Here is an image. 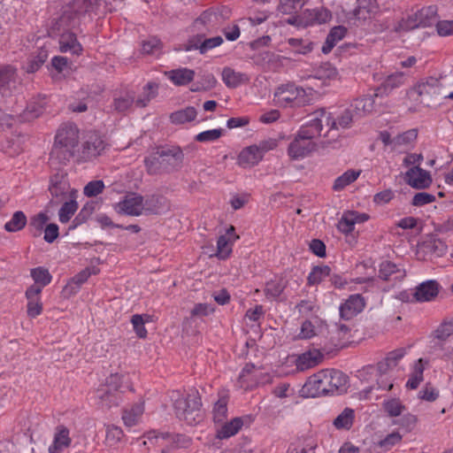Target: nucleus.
<instances>
[{
    "label": "nucleus",
    "mask_w": 453,
    "mask_h": 453,
    "mask_svg": "<svg viewBox=\"0 0 453 453\" xmlns=\"http://www.w3.org/2000/svg\"><path fill=\"white\" fill-rule=\"evenodd\" d=\"M310 120L301 127L294 140L289 143L288 155L294 160L304 158L317 149L314 139L321 136L324 124L335 127V121L331 119V114L324 109L312 112Z\"/></svg>",
    "instance_id": "obj_1"
},
{
    "label": "nucleus",
    "mask_w": 453,
    "mask_h": 453,
    "mask_svg": "<svg viewBox=\"0 0 453 453\" xmlns=\"http://www.w3.org/2000/svg\"><path fill=\"white\" fill-rule=\"evenodd\" d=\"M184 153L180 147H159L144 158L146 171L150 175L171 173L181 168Z\"/></svg>",
    "instance_id": "obj_2"
},
{
    "label": "nucleus",
    "mask_w": 453,
    "mask_h": 453,
    "mask_svg": "<svg viewBox=\"0 0 453 453\" xmlns=\"http://www.w3.org/2000/svg\"><path fill=\"white\" fill-rule=\"evenodd\" d=\"M173 407L176 417L189 426L196 425L203 419L202 400L196 390L177 398Z\"/></svg>",
    "instance_id": "obj_3"
},
{
    "label": "nucleus",
    "mask_w": 453,
    "mask_h": 453,
    "mask_svg": "<svg viewBox=\"0 0 453 453\" xmlns=\"http://www.w3.org/2000/svg\"><path fill=\"white\" fill-rule=\"evenodd\" d=\"M312 99V89L307 90L295 84L288 83L278 87L274 91V101L283 107H301L309 104Z\"/></svg>",
    "instance_id": "obj_4"
},
{
    "label": "nucleus",
    "mask_w": 453,
    "mask_h": 453,
    "mask_svg": "<svg viewBox=\"0 0 453 453\" xmlns=\"http://www.w3.org/2000/svg\"><path fill=\"white\" fill-rule=\"evenodd\" d=\"M100 0H73L64 9L59 18V26L75 27L85 15H90L98 8Z\"/></svg>",
    "instance_id": "obj_5"
},
{
    "label": "nucleus",
    "mask_w": 453,
    "mask_h": 453,
    "mask_svg": "<svg viewBox=\"0 0 453 453\" xmlns=\"http://www.w3.org/2000/svg\"><path fill=\"white\" fill-rule=\"evenodd\" d=\"M437 7L430 5L424 7L410 15L407 19H403L398 25L397 31H410L418 27H427L437 22Z\"/></svg>",
    "instance_id": "obj_6"
},
{
    "label": "nucleus",
    "mask_w": 453,
    "mask_h": 453,
    "mask_svg": "<svg viewBox=\"0 0 453 453\" xmlns=\"http://www.w3.org/2000/svg\"><path fill=\"white\" fill-rule=\"evenodd\" d=\"M441 83L439 79L428 77L418 82L408 92L411 98L420 103H426L434 96L441 93Z\"/></svg>",
    "instance_id": "obj_7"
},
{
    "label": "nucleus",
    "mask_w": 453,
    "mask_h": 453,
    "mask_svg": "<svg viewBox=\"0 0 453 453\" xmlns=\"http://www.w3.org/2000/svg\"><path fill=\"white\" fill-rule=\"evenodd\" d=\"M70 185L68 183L66 173L58 171L50 177L49 192L51 198L48 203V207L54 208L67 198Z\"/></svg>",
    "instance_id": "obj_8"
},
{
    "label": "nucleus",
    "mask_w": 453,
    "mask_h": 453,
    "mask_svg": "<svg viewBox=\"0 0 453 453\" xmlns=\"http://www.w3.org/2000/svg\"><path fill=\"white\" fill-rule=\"evenodd\" d=\"M324 378L326 386V395H342L347 392L349 388V378L342 372L338 370H324L320 376Z\"/></svg>",
    "instance_id": "obj_9"
},
{
    "label": "nucleus",
    "mask_w": 453,
    "mask_h": 453,
    "mask_svg": "<svg viewBox=\"0 0 453 453\" xmlns=\"http://www.w3.org/2000/svg\"><path fill=\"white\" fill-rule=\"evenodd\" d=\"M104 150L103 139L96 133L90 132L82 143L81 150H78V160H90L99 156Z\"/></svg>",
    "instance_id": "obj_10"
},
{
    "label": "nucleus",
    "mask_w": 453,
    "mask_h": 453,
    "mask_svg": "<svg viewBox=\"0 0 453 453\" xmlns=\"http://www.w3.org/2000/svg\"><path fill=\"white\" fill-rule=\"evenodd\" d=\"M115 210L119 214L140 216L143 210V196L136 193H128L123 200L116 203Z\"/></svg>",
    "instance_id": "obj_11"
},
{
    "label": "nucleus",
    "mask_w": 453,
    "mask_h": 453,
    "mask_svg": "<svg viewBox=\"0 0 453 453\" xmlns=\"http://www.w3.org/2000/svg\"><path fill=\"white\" fill-rule=\"evenodd\" d=\"M19 85L17 69L11 65L0 66V93L4 96L12 95Z\"/></svg>",
    "instance_id": "obj_12"
},
{
    "label": "nucleus",
    "mask_w": 453,
    "mask_h": 453,
    "mask_svg": "<svg viewBox=\"0 0 453 453\" xmlns=\"http://www.w3.org/2000/svg\"><path fill=\"white\" fill-rule=\"evenodd\" d=\"M405 180L411 187L418 189L426 188L432 183L429 173L418 165L412 166L406 172Z\"/></svg>",
    "instance_id": "obj_13"
},
{
    "label": "nucleus",
    "mask_w": 453,
    "mask_h": 453,
    "mask_svg": "<svg viewBox=\"0 0 453 453\" xmlns=\"http://www.w3.org/2000/svg\"><path fill=\"white\" fill-rule=\"evenodd\" d=\"M406 276L404 268L391 262L383 261L379 265L378 277L385 281L397 282Z\"/></svg>",
    "instance_id": "obj_14"
},
{
    "label": "nucleus",
    "mask_w": 453,
    "mask_h": 453,
    "mask_svg": "<svg viewBox=\"0 0 453 453\" xmlns=\"http://www.w3.org/2000/svg\"><path fill=\"white\" fill-rule=\"evenodd\" d=\"M55 142L75 149L79 142V129L76 125L71 123L62 125L58 130Z\"/></svg>",
    "instance_id": "obj_15"
},
{
    "label": "nucleus",
    "mask_w": 453,
    "mask_h": 453,
    "mask_svg": "<svg viewBox=\"0 0 453 453\" xmlns=\"http://www.w3.org/2000/svg\"><path fill=\"white\" fill-rule=\"evenodd\" d=\"M365 306L364 298L358 295H351L344 303L340 306V316L349 320L359 313Z\"/></svg>",
    "instance_id": "obj_16"
},
{
    "label": "nucleus",
    "mask_w": 453,
    "mask_h": 453,
    "mask_svg": "<svg viewBox=\"0 0 453 453\" xmlns=\"http://www.w3.org/2000/svg\"><path fill=\"white\" fill-rule=\"evenodd\" d=\"M41 293V288L35 285H31L26 291L25 295L27 299V312L30 318H35L42 311V303L40 297Z\"/></svg>",
    "instance_id": "obj_17"
},
{
    "label": "nucleus",
    "mask_w": 453,
    "mask_h": 453,
    "mask_svg": "<svg viewBox=\"0 0 453 453\" xmlns=\"http://www.w3.org/2000/svg\"><path fill=\"white\" fill-rule=\"evenodd\" d=\"M69 429L63 426H58L55 429L52 444L49 447L50 453H61L71 445L72 439L69 435Z\"/></svg>",
    "instance_id": "obj_18"
},
{
    "label": "nucleus",
    "mask_w": 453,
    "mask_h": 453,
    "mask_svg": "<svg viewBox=\"0 0 453 453\" xmlns=\"http://www.w3.org/2000/svg\"><path fill=\"white\" fill-rule=\"evenodd\" d=\"M76 150L67 147L66 145L54 142L50 155V162L51 165H65L75 156Z\"/></svg>",
    "instance_id": "obj_19"
},
{
    "label": "nucleus",
    "mask_w": 453,
    "mask_h": 453,
    "mask_svg": "<svg viewBox=\"0 0 453 453\" xmlns=\"http://www.w3.org/2000/svg\"><path fill=\"white\" fill-rule=\"evenodd\" d=\"M324 373V370L311 376L303 387V392L307 396L317 397L326 395V386L324 385V378L320 377Z\"/></svg>",
    "instance_id": "obj_20"
},
{
    "label": "nucleus",
    "mask_w": 453,
    "mask_h": 453,
    "mask_svg": "<svg viewBox=\"0 0 453 453\" xmlns=\"http://www.w3.org/2000/svg\"><path fill=\"white\" fill-rule=\"evenodd\" d=\"M262 157L263 154L257 146H249L240 152L237 164L243 168H250L257 165Z\"/></svg>",
    "instance_id": "obj_21"
},
{
    "label": "nucleus",
    "mask_w": 453,
    "mask_h": 453,
    "mask_svg": "<svg viewBox=\"0 0 453 453\" xmlns=\"http://www.w3.org/2000/svg\"><path fill=\"white\" fill-rule=\"evenodd\" d=\"M439 284L436 280H426L420 283L415 290L414 298L417 302H429L437 296Z\"/></svg>",
    "instance_id": "obj_22"
},
{
    "label": "nucleus",
    "mask_w": 453,
    "mask_h": 453,
    "mask_svg": "<svg viewBox=\"0 0 453 453\" xmlns=\"http://www.w3.org/2000/svg\"><path fill=\"white\" fill-rule=\"evenodd\" d=\"M405 82V75L403 72H396L388 75L385 81L381 83V85L377 88V93L375 96L378 95H388L394 89L401 87Z\"/></svg>",
    "instance_id": "obj_23"
},
{
    "label": "nucleus",
    "mask_w": 453,
    "mask_h": 453,
    "mask_svg": "<svg viewBox=\"0 0 453 453\" xmlns=\"http://www.w3.org/2000/svg\"><path fill=\"white\" fill-rule=\"evenodd\" d=\"M379 12L377 0H357V6L353 14L359 20L370 19Z\"/></svg>",
    "instance_id": "obj_24"
},
{
    "label": "nucleus",
    "mask_w": 453,
    "mask_h": 453,
    "mask_svg": "<svg viewBox=\"0 0 453 453\" xmlns=\"http://www.w3.org/2000/svg\"><path fill=\"white\" fill-rule=\"evenodd\" d=\"M195 71L188 68H177L165 73V75L176 86H185L195 78Z\"/></svg>",
    "instance_id": "obj_25"
},
{
    "label": "nucleus",
    "mask_w": 453,
    "mask_h": 453,
    "mask_svg": "<svg viewBox=\"0 0 453 453\" xmlns=\"http://www.w3.org/2000/svg\"><path fill=\"white\" fill-rule=\"evenodd\" d=\"M59 49L61 52H71L74 55H80L82 51V46L77 41L75 34L69 31L60 35Z\"/></svg>",
    "instance_id": "obj_26"
},
{
    "label": "nucleus",
    "mask_w": 453,
    "mask_h": 453,
    "mask_svg": "<svg viewBox=\"0 0 453 453\" xmlns=\"http://www.w3.org/2000/svg\"><path fill=\"white\" fill-rule=\"evenodd\" d=\"M144 412V403H136L122 411V420L126 426L132 427L138 424Z\"/></svg>",
    "instance_id": "obj_27"
},
{
    "label": "nucleus",
    "mask_w": 453,
    "mask_h": 453,
    "mask_svg": "<svg viewBox=\"0 0 453 453\" xmlns=\"http://www.w3.org/2000/svg\"><path fill=\"white\" fill-rule=\"evenodd\" d=\"M222 80L226 86L229 88H235L242 84L249 82L247 74L235 72L230 67H225L222 71Z\"/></svg>",
    "instance_id": "obj_28"
},
{
    "label": "nucleus",
    "mask_w": 453,
    "mask_h": 453,
    "mask_svg": "<svg viewBox=\"0 0 453 453\" xmlns=\"http://www.w3.org/2000/svg\"><path fill=\"white\" fill-rule=\"evenodd\" d=\"M323 355L319 350L307 351L296 359V367L300 371H305L319 365Z\"/></svg>",
    "instance_id": "obj_29"
},
{
    "label": "nucleus",
    "mask_w": 453,
    "mask_h": 453,
    "mask_svg": "<svg viewBox=\"0 0 453 453\" xmlns=\"http://www.w3.org/2000/svg\"><path fill=\"white\" fill-rule=\"evenodd\" d=\"M331 18V13L325 8L307 9L303 12L304 25L321 24L326 22Z\"/></svg>",
    "instance_id": "obj_30"
},
{
    "label": "nucleus",
    "mask_w": 453,
    "mask_h": 453,
    "mask_svg": "<svg viewBox=\"0 0 453 453\" xmlns=\"http://www.w3.org/2000/svg\"><path fill=\"white\" fill-rule=\"evenodd\" d=\"M97 397L103 407L110 409L112 406H118L121 401L120 394L107 387H104L97 390Z\"/></svg>",
    "instance_id": "obj_31"
},
{
    "label": "nucleus",
    "mask_w": 453,
    "mask_h": 453,
    "mask_svg": "<svg viewBox=\"0 0 453 453\" xmlns=\"http://www.w3.org/2000/svg\"><path fill=\"white\" fill-rule=\"evenodd\" d=\"M420 249L425 252L436 257H441L447 250L446 243L434 236H429L420 244Z\"/></svg>",
    "instance_id": "obj_32"
},
{
    "label": "nucleus",
    "mask_w": 453,
    "mask_h": 453,
    "mask_svg": "<svg viewBox=\"0 0 453 453\" xmlns=\"http://www.w3.org/2000/svg\"><path fill=\"white\" fill-rule=\"evenodd\" d=\"M347 34V28L343 26H337L333 27L326 36V42L322 46V52L325 54L329 53L336 43L344 38Z\"/></svg>",
    "instance_id": "obj_33"
},
{
    "label": "nucleus",
    "mask_w": 453,
    "mask_h": 453,
    "mask_svg": "<svg viewBox=\"0 0 453 453\" xmlns=\"http://www.w3.org/2000/svg\"><path fill=\"white\" fill-rule=\"evenodd\" d=\"M145 437L150 441H152L153 440H155L157 441L159 438H161L163 440H167V439L171 438L177 444L178 447H182V448L188 447L190 443V439L184 435H181V434L172 435L169 433H159L156 430L148 432L145 434Z\"/></svg>",
    "instance_id": "obj_34"
},
{
    "label": "nucleus",
    "mask_w": 453,
    "mask_h": 453,
    "mask_svg": "<svg viewBox=\"0 0 453 453\" xmlns=\"http://www.w3.org/2000/svg\"><path fill=\"white\" fill-rule=\"evenodd\" d=\"M374 98L372 96H365L354 100L351 109L357 118L372 112L374 110Z\"/></svg>",
    "instance_id": "obj_35"
},
{
    "label": "nucleus",
    "mask_w": 453,
    "mask_h": 453,
    "mask_svg": "<svg viewBox=\"0 0 453 453\" xmlns=\"http://www.w3.org/2000/svg\"><path fill=\"white\" fill-rule=\"evenodd\" d=\"M354 419V410L347 407L334 419L333 424L336 429L349 430L353 426Z\"/></svg>",
    "instance_id": "obj_36"
},
{
    "label": "nucleus",
    "mask_w": 453,
    "mask_h": 453,
    "mask_svg": "<svg viewBox=\"0 0 453 453\" xmlns=\"http://www.w3.org/2000/svg\"><path fill=\"white\" fill-rule=\"evenodd\" d=\"M197 115V111L195 107L188 106L185 109L176 111L170 115L172 123L180 125L187 122L193 121Z\"/></svg>",
    "instance_id": "obj_37"
},
{
    "label": "nucleus",
    "mask_w": 453,
    "mask_h": 453,
    "mask_svg": "<svg viewBox=\"0 0 453 453\" xmlns=\"http://www.w3.org/2000/svg\"><path fill=\"white\" fill-rule=\"evenodd\" d=\"M27 217L21 211H17L13 213L11 220L5 223L4 229L7 232H18L25 227L27 225Z\"/></svg>",
    "instance_id": "obj_38"
},
{
    "label": "nucleus",
    "mask_w": 453,
    "mask_h": 453,
    "mask_svg": "<svg viewBox=\"0 0 453 453\" xmlns=\"http://www.w3.org/2000/svg\"><path fill=\"white\" fill-rule=\"evenodd\" d=\"M30 274L35 280L34 285L40 287L41 290L49 285L52 279L49 270L42 266L32 269Z\"/></svg>",
    "instance_id": "obj_39"
},
{
    "label": "nucleus",
    "mask_w": 453,
    "mask_h": 453,
    "mask_svg": "<svg viewBox=\"0 0 453 453\" xmlns=\"http://www.w3.org/2000/svg\"><path fill=\"white\" fill-rule=\"evenodd\" d=\"M360 173L361 171H356L352 169L346 171L334 180L333 186L334 190L339 191L343 189L345 187L354 182L358 178Z\"/></svg>",
    "instance_id": "obj_40"
},
{
    "label": "nucleus",
    "mask_w": 453,
    "mask_h": 453,
    "mask_svg": "<svg viewBox=\"0 0 453 453\" xmlns=\"http://www.w3.org/2000/svg\"><path fill=\"white\" fill-rule=\"evenodd\" d=\"M242 425L243 421L241 418H234L221 427V429L218 432V437L220 439L229 438L237 434Z\"/></svg>",
    "instance_id": "obj_41"
},
{
    "label": "nucleus",
    "mask_w": 453,
    "mask_h": 453,
    "mask_svg": "<svg viewBox=\"0 0 453 453\" xmlns=\"http://www.w3.org/2000/svg\"><path fill=\"white\" fill-rule=\"evenodd\" d=\"M357 118V115L355 114L354 111L350 107L349 109H346L342 113V115L338 118L337 121L331 116V119L334 120L336 123L335 127H332L331 125L326 126V123L324 124V127H328V132L333 129H338L339 127L349 128L350 127L351 123Z\"/></svg>",
    "instance_id": "obj_42"
},
{
    "label": "nucleus",
    "mask_w": 453,
    "mask_h": 453,
    "mask_svg": "<svg viewBox=\"0 0 453 453\" xmlns=\"http://www.w3.org/2000/svg\"><path fill=\"white\" fill-rule=\"evenodd\" d=\"M338 73L334 66L330 63H322L319 67L314 70V78L318 80H334L336 78Z\"/></svg>",
    "instance_id": "obj_43"
},
{
    "label": "nucleus",
    "mask_w": 453,
    "mask_h": 453,
    "mask_svg": "<svg viewBox=\"0 0 453 453\" xmlns=\"http://www.w3.org/2000/svg\"><path fill=\"white\" fill-rule=\"evenodd\" d=\"M157 88H158V85L157 83L149 82L144 87L143 96L139 97L136 100L134 99V103H135L136 106H138L140 108L146 107L148 105L149 102L157 96Z\"/></svg>",
    "instance_id": "obj_44"
},
{
    "label": "nucleus",
    "mask_w": 453,
    "mask_h": 453,
    "mask_svg": "<svg viewBox=\"0 0 453 453\" xmlns=\"http://www.w3.org/2000/svg\"><path fill=\"white\" fill-rule=\"evenodd\" d=\"M331 269L328 265L314 266L309 273L307 281L311 286L320 283L325 277L330 276Z\"/></svg>",
    "instance_id": "obj_45"
},
{
    "label": "nucleus",
    "mask_w": 453,
    "mask_h": 453,
    "mask_svg": "<svg viewBox=\"0 0 453 453\" xmlns=\"http://www.w3.org/2000/svg\"><path fill=\"white\" fill-rule=\"evenodd\" d=\"M150 316L148 314H134L132 316L131 323L139 338H145L147 336V330L144 325L150 321Z\"/></svg>",
    "instance_id": "obj_46"
},
{
    "label": "nucleus",
    "mask_w": 453,
    "mask_h": 453,
    "mask_svg": "<svg viewBox=\"0 0 453 453\" xmlns=\"http://www.w3.org/2000/svg\"><path fill=\"white\" fill-rule=\"evenodd\" d=\"M356 219L355 211H349L344 212L337 224L339 231L343 234L351 233L354 230Z\"/></svg>",
    "instance_id": "obj_47"
},
{
    "label": "nucleus",
    "mask_w": 453,
    "mask_h": 453,
    "mask_svg": "<svg viewBox=\"0 0 453 453\" xmlns=\"http://www.w3.org/2000/svg\"><path fill=\"white\" fill-rule=\"evenodd\" d=\"M124 433L119 426L115 425L106 426L105 443L110 447L116 446L123 438Z\"/></svg>",
    "instance_id": "obj_48"
},
{
    "label": "nucleus",
    "mask_w": 453,
    "mask_h": 453,
    "mask_svg": "<svg viewBox=\"0 0 453 453\" xmlns=\"http://www.w3.org/2000/svg\"><path fill=\"white\" fill-rule=\"evenodd\" d=\"M48 58L47 50L41 48L38 50L36 56H33L27 63V72L35 73L45 63Z\"/></svg>",
    "instance_id": "obj_49"
},
{
    "label": "nucleus",
    "mask_w": 453,
    "mask_h": 453,
    "mask_svg": "<svg viewBox=\"0 0 453 453\" xmlns=\"http://www.w3.org/2000/svg\"><path fill=\"white\" fill-rule=\"evenodd\" d=\"M233 241L226 235H220L217 242V257L226 259L232 252Z\"/></svg>",
    "instance_id": "obj_50"
},
{
    "label": "nucleus",
    "mask_w": 453,
    "mask_h": 453,
    "mask_svg": "<svg viewBox=\"0 0 453 453\" xmlns=\"http://www.w3.org/2000/svg\"><path fill=\"white\" fill-rule=\"evenodd\" d=\"M77 209L78 203L75 200L71 199L70 201L64 202L58 212L59 221L61 223H67Z\"/></svg>",
    "instance_id": "obj_51"
},
{
    "label": "nucleus",
    "mask_w": 453,
    "mask_h": 453,
    "mask_svg": "<svg viewBox=\"0 0 453 453\" xmlns=\"http://www.w3.org/2000/svg\"><path fill=\"white\" fill-rule=\"evenodd\" d=\"M213 419L215 422H222L226 418L227 397L220 396L213 407Z\"/></svg>",
    "instance_id": "obj_52"
},
{
    "label": "nucleus",
    "mask_w": 453,
    "mask_h": 453,
    "mask_svg": "<svg viewBox=\"0 0 453 453\" xmlns=\"http://www.w3.org/2000/svg\"><path fill=\"white\" fill-rule=\"evenodd\" d=\"M383 409L390 417H398L405 410V406L396 398L384 401Z\"/></svg>",
    "instance_id": "obj_53"
},
{
    "label": "nucleus",
    "mask_w": 453,
    "mask_h": 453,
    "mask_svg": "<svg viewBox=\"0 0 453 453\" xmlns=\"http://www.w3.org/2000/svg\"><path fill=\"white\" fill-rule=\"evenodd\" d=\"M285 288L282 280H271L266 283L265 288V294L268 299H276L280 296Z\"/></svg>",
    "instance_id": "obj_54"
},
{
    "label": "nucleus",
    "mask_w": 453,
    "mask_h": 453,
    "mask_svg": "<svg viewBox=\"0 0 453 453\" xmlns=\"http://www.w3.org/2000/svg\"><path fill=\"white\" fill-rule=\"evenodd\" d=\"M134 103V95L133 93H127L125 96L114 99L113 108L118 112H124L127 111Z\"/></svg>",
    "instance_id": "obj_55"
},
{
    "label": "nucleus",
    "mask_w": 453,
    "mask_h": 453,
    "mask_svg": "<svg viewBox=\"0 0 453 453\" xmlns=\"http://www.w3.org/2000/svg\"><path fill=\"white\" fill-rule=\"evenodd\" d=\"M303 4V0H280L279 9L284 14H292L300 10Z\"/></svg>",
    "instance_id": "obj_56"
},
{
    "label": "nucleus",
    "mask_w": 453,
    "mask_h": 453,
    "mask_svg": "<svg viewBox=\"0 0 453 453\" xmlns=\"http://www.w3.org/2000/svg\"><path fill=\"white\" fill-rule=\"evenodd\" d=\"M418 132L416 129H410L406 132L399 134L394 137L395 148L397 149L403 145H409L417 139Z\"/></svg>",
    "instance_id": "obj_57"
},
{
    "label": "nucleus",
    "mask_w": 453,
    "mask_h": 453,
    "mask_svg": "<svg viewBox=\"0 0 453 453\" xmlns=\"http://www.w3.org/2000/svg\"><path fill=\"white\" fill-rule=\"evenodd\" d=\"M422 359H418V364L415 365V371L406 382V387L411 389H416L420 382L423 380L424 368L421 365Z\"/></svg>",
    "instance_id": "obj_58"
},
{
    "label": "nucleus",
    "mask_w": 453,
    "mask_h": 453,
    "mask_svg": "<svg viewBox=\"0 0 453 453\" xmlns=\"http://www.w3.org/2000/svg\"><path fill=\"white\" fill-rule=\"evenodd\" d=\"M223 43V38L221 36H215L209 39H203L200 45H194L193 47L198 48L201 54L206 53L208 50L214 49Z\"/></svg>",
    "instance_id": "obj_59"
},
{
    "label": "nucleus",
    "mask_w": 453,
    "mask_h": 453,
    "mask_svg": "<svg viewBox=\"0 0 453 453\" xmlns=\"http://www.w3.org/2000/svg\"><path fill=\"white\" fill-rule=\"evenodd\" d=\"M104 183L101 180L89 181L83 188V194L88 197H94L104 191Z\"/></svg>",
    "instance_id": "obj_60"
},
{
    "label": "nucleus",
    "mask_w": 453,
    "mask_h": 453,
    "mask_svg": "<svg viewBox=\"0 0 453 453\" xmlns=\"http://www.w3.org/2000/svg\"><path fill=\"white\" fill-rule=\"evenodd\" d=\"M223 132L222 128L206 130L196 134L195 139L199 142H214L222 135Z\"/></svg>",
    "instance_id": "obj_61"
},
{
    "label": "nucleus",
    "mask_w": 453,
    "mask_h": 453,
    "mask_svg": "<svg viewBox=\"0 0 453 453\" xmlns=\"http://www.w3.org/2000/svg\"><path fill=\"white\" fill-rule=\"evenodd\" d=\"M439 396V390L431 383L426 386L418 392V398L427 402H434Z\"/></svg>",
    "instance_id": "obj_62"
},
{
    "label": "nucleus",
    "mask_w": 453,
    "mask_h": 453,
    "mask_svg": "<svg viewBox=\"0 0 453 453\" xmlns=\"http://www.w3.org/2000/svg\"><path fill=\"white\" fill-rule=\"evenodd\" d=\"M43 112V106L36 103H30L23 113V119L31 120L38 118Z\"/></svg>",
    "instance_id": "obj_63"
},
{
    "label": "nucleus",
    "mask_w": 453,
    "mask_h": 453,
    "mask_svg": "<svg viewBox=\"0 0 453 453\" xmlns=\"http://www.w3.org/2000/svg\"><path fill=\"white\" fill-rule=\"evenodd\" d=\"M453 334V323H443L434 332V336L439 341H446Z\"/></svg>",
    "instance_id": "obj_64"
}]
</instances>
